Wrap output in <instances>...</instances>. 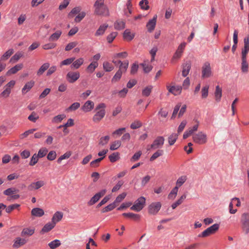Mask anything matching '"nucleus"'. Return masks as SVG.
<instances>
[{
    "instance_id": "f257e3e1",
    "label": "nucleus",
    "mask_w": 249,
    "mask_h": 249,
    "mask_svg": "<svg viewBox=\"0 0 249 249\" xmlns=\"http://www.w3.org/2000/svg\"><path fill=\"white\" fill-rule=\"evenodd\" d=\"M244 46L241 52V70L244 73L249 71V64L247 60V54L249 52V38L245 37L244 39Z\"/></svg>"
},
{
    "instance_id": "f03ea898",
    "label": "nucleus",
    "mask_w": 249,
    "mask_h": 249,
    "mask_svg": "<svg viewBox=\"0 0 249 249\" xmlns=\"http://www.w3.org/2000/svg\"><path fill=\"white\" fill-rule=\"evenodd\" d=\"M106 106L104 103L98 104L95 108L97 112L93 116L92 120L94 122L99 123L105 116L106 111L105 108Z\"/></svg>"
},
{
    "instance_id": "7ed1b4c3",
    "label": "nucleus",
    "mask_w": 249,
    "mask_h": 249,
    "mask_svg": "<svg viewBox=\"0 0 249 249\" xmlns=\"http://www.w3.org/2000/svg\"><path fill=\"white\" fill-rule=\"evenodd\" d=\"M95 13L98 15L108 16L109 12L107 6L104 4V1L97 0L94 5Z\"/></svg>"
},
{
    "instance_id": "20e7f679",
    "label": "nucleus",
    "mask_w": 249,
    "mask_h": 249,
    "mask_svg": "<svg viewBox=\"0 0 249 249\" xmlns=\"http://www.w3.org/2000/svg\"><path fill=\"white\" fill-rule=\"evenodd\" d=\"M119 63H121V65H120L119 69L111 79V82L112 83H115L118 81L121 78L123 73L125 72L126 71L128 67L129 63L128 60H125L124 62L119 61Z\"/></svg>"
},
{
    "instance_id": "39448f33",
    "label": "nucleus",
    "mask_w": 249,
    "mask_h": 249,
    "mask_svg": "<svg viewBox=\"0 0 249 249\" xmlns=\"http://www.w3.org/2000/svg\"><path fill=\"white\" fill-rule=\"evenodd\" d=\"M240 222L243 232L246 234H248L249 233V213H244L241 214Z\"/></svg>"
},
{
    "instance_id": "423d86ee",
    "label": "nucleus",
    "mask_w": 249,
    "mask_h": 249,
    "mask_svg": "<svg viewBox=\"0 0 249 249\" xmlns=\"http://www.w3.org/2000/svg\"><path fill=\"white\" fill-rule=\"evenodd\" d=\"M213 75L212 69L209 62H204L201 67V78L206 79L212 77Z\"/></svg>"
},
{
    "instance_id": "0eeeda50",
    "label": "nucleus",
    "mask_w": 249,
    "mask_h": 249,
    "mask_svg": "<svg viewBox=\"0 0 249 249\" xmlns=\"http://www.w3.org/2000/svg\"><path fill=\"white\" fill-rule=\"evenodd\" d=\"M193 141L199 144H203L207 141V135L202 131L199 132L193 135Z\"/></svg>"
},
{
    "instance_id": "6e6552de",
    "label": "nucleus",
    "mask_w": 249,
    "mask_h": 249,
    "mask_svg": "<svg viewBox=\"0 0 249 249\" xmlns=\"http://www.w3.org/2000/svg\"><path fill=\"white\" fill-rule=\"evenodd\" d=\"M145 204V197L143 196H141L135 201L134 204L130 207V209L135 212H140L143 209Z\"/></svg>"
},
{
    "instance_id": "1a4fd4ad",
    "label": "nucleus",
    "mask_w": 249,
    "mask_h": 249,
    "mask_svg": "<svg viewBox=\"0 0 249 249\" xmlns=\"http://www.w3.org/2000/svg\"><path fill=\"white\" fill-rule=\"evenodd\" d=\"M219 225L218 224H214L211 227L204 230L201 234H199V237H206L211 234H214L219 229Z\"/></svg>"
},
{
    "instance_id": "9d476101",
    "label": "nucleus",
    "mask_w": 249,
    "mask_h": 249,
    "mask_svg": "<svg viewBox=\"0 0 249 249\" xmlns=\"http://www.w3.org/2000/svg\"><path fill=\"white\" fill-rule=\"evenodd\" d=\"M164 138L162 136L157 137L150 145V148H147V150H150V149H156L161 148L164 143Z\"/></svg>"
},
{
    "instance_id": "9b49d317",
    "label": "nucleus",
    "mask_w": 249,
    "mask_h": 249,
    "mask_svg": "<svg viewBox=\"0 0 249 249\" xmlns=\"http://www.w3.org/2000/svg\"><path fill=\"white\" fill-rule=\"evenodd\" d=\"M186 45V44L185 42H183L178 46L176 52L172 58L171 62L172 63H174L176 60L179 59L181 57Z\"/></svg>"
},
{
    "instance_id": "f8f14e48",
    "label": "nucleus",
    "mask_w": 249,
    "mask_h": 249,
    "mask_svg": "<svg viewBox=\"0 0 249 249\" xmlns=\"http://www.w3.org/2000/svg\"><path fill=\"white\" fill-rule=\"evenodd\" d=\"M171 84L173 85L167 84L166 86L168 92L175 96L179 95L181 93L182 87L178 85L175 86L173 83Z\"/></svg>"
},
{
    "instance_id": "ddd939ff",
    "label": "nucleus",
    "mask_w": 249,
    "mask_h": 249,
    "mask_svg": "<svg viewBox=\"0 0 249 249\" xmlns=\"http://www.w3.org/2000/svg\"><path fill=\"white\" fill-rule=\"evenodd\" d=\"M161 207L160 202L152 203L148 207V213L150 214L155 215L160 211Z\"/></svg>"
},
{
    "instance_id": "4468645a",
    "label": "nucleus",
    "mask_w": 249,
    "mask_h": 249,
    "mask_svg": "<svg viewBox=\"0 0 249 249\" xmlns=\"http://www.w3.org/2000/svg\"><path fill=\"white\" fill-rule=\"evenodd\" d=\"M80 77V73L78 71H70L66 75V79L70 83H73Z\"/></svg>"
},
{
    "instance_id": "2eb2a0df",
    "label": "nucleus",
    "mask_w": 249,
    "mask_h": 249,
    "mask_svg": "<svg viewBox=\"0 0 249 249\" xmlns=\"http://www.w3.org/2000/svg\"><path fill=\"white\" fill-rule=\"evenodd\" d=\"M106 192L107 191L106 189H103L100 192L96 193L93 197L91 198L90 200L88 202V204L89 206L94 204L100 199L101 197L105 195Z\"/></svg>"
},
{
    "instance_id": "dca6fc26",
    "label": "nucleus",
    "mask_w": 249,
    "mask_h": 249,
    "mask_svg": "<svg viewBox=\"0 0 249 249\" xmlns=\"http://www.w3.org/2000/svg\"><path fill=\"white\" fill-rule=\"evenodd\" d=\"M44 184V182L42 180L32 182L28 186V189L30 191L37 190L42 187Z\"/></svg>"
},
{
    "instance_id": "f3484780",
    "label": "nucleus",
    "mask_w": 249,
    "mask_h": 249,
    "mask_svg": "<svg viewBox=\"0 0 249 249\" xmlns=\"http://www.w3.org/2000/svg\"><path fill=\"white\" fill-rule=\"evenodd\" d=\"M157 16L155 15L152 19L149 20L146 24V27L149 32H152L155 28L156 25Z\"/></svg>"
},
{
    "instance_id": "a211bd4d",
    "label": "nucleus",
    "mask_w": 249,
    "mask_h": 249,
    "mask_svg": "<svg viewBox=\"0 0 249 249\" xmlns=\"http://www.w3.org/2000/svg\"><path fill=\"white\" fill-rule=\"evenodd\" d=\"M94 107V104L93 102L88 100L85 103L84 105L82 107L81 109L84 112H87L90 111L93 109Z\"/></svg>"
},
{
    "instance_id": "6ab92c4d",
    "label": "nucleus",
    "mask_w": 249,
    "mask_h": 249,
    "mask_svg": "<svg viewBox=\"0 0 249 249\" xmlns=\"http://www.w3.org/2000/svg\"><path fill=\"white\" fill-rule=\"evenodd\" d=\"M27 242V240L25 238H22L21 237H17L15 240L14 243L13 245L14 248H19L22 246H23Z\"/></svg>"
},
{
    "instance_id": "aec40b11",
    "label": "nucleus",
    "mask_w": 249,
    "mask_h": 249,
    "mask_svg": "<svg viewBox=\"0 0 249 249\" xmlns=\"http://www.w3.org/2000/svg\"><path fill=\"white\" fill-rule=\"evenodd\" d=\"M35 229L33 227L23 228L21 232V236L22 237L30 236L35 233Z\"/></svg>"
},
{
    "instance_id": "412c9836",
    "label": "nucleus",
    "mask_w": 249,
    "mask_h": 249,
    "mask_svg": "<svg viewBox=\"0 0 249 249\" xmlns=\"http://www.w3.org/2000/svg\"><path fill=\"white\" fill-rule=\"evenodd\" d=\"M63 216V213L61 212L57 211L53 215L51 221L56 225V223L60 221Z\"/></svg>"
},
{
    "instance_id": "4be33fe9",
    "label": "nucleus",
    "mask_w": 249,
    "mask_h": 249,
    "mask_svg": "<svg viewBox=\"0 0 249 249\" xmlns=\"http://www.w3.org/2000/svg\"><path fill=\"white\" fill-rule=\"evenodd\" d=\"M191 64L190 62H186L182 65V75L183 77H186L190 71Z\"/></svg>"
},
{
    "instance_id": "5701e85b",
    "label": "nucleus",
    "mask_w": 249,
    "mask_h": 249,
    "mask_svg": "<svg viewBox=\"0 0 249 249\" xmlns=\"http://www.w3.org/2000/svg\"><path fill=\"white\" fill-rule=\"evenodd\" d=\"M55 226V225L54 223H53L52 221L51 222H48L42 228L40 231V233L43 234L44 233L48 232L51 231Z\"/></svg>"
},
{
    "instance_id": "b1692460",
    "label": "nucleus",
    "mask_w": 249,
    "mask_h": 249,
    "mask_svg": "<svg viewBox=\"0 0 249 249\" xmlns=\"http://www.w3.org/2000/svg\"><path fill=\"white\" fill-rule=\"evenodd\" d=\"M128 55L126 52H123L114 54L112 56V62L115 65H117L116 59L118 58H125Z\"/></svg>"
},
{
    "instance_id": "393cba45",
    "label": "nucleus",
    "mask_w": 249,
    "mask_h": 249,
    "mask_svg": "<svg viewBox=\"0 0 249 249\" xmlns=\"http://www.w3.org/2000/svg\"><path fill=\"white\" fill-rule=\"evenodd\" d=\"M84 62V59L81 57L75 60H74L72 63L71 68V69H78L83 64Z\"/></svg>"
},
{
    "instance_id": "a878e982",
    "label": "nucleus",
    "mask_w": 249,
    "mask_h": 249,
    "mask_svg": "<svg viewBox=\"0 0 249 249\" xmlns=\"http://www.w3.org/2000/svg\"><path fill=\"white\" fill-rule=\"evenodd\" d=\"M108 26V24L106 23L100 25L96 31L95 33V36H98L103 35L107 28Z\"/></svg>"
},
{
    "instance_id": "bb28decb",
    "label": "nucleus",
    "mask_w": 249,
    "mask_h": 249,
    "mask_svg": "<svg viewBox=\"0 0 249 249\" xmlns=\"http://www.w3.org/2000/svg\"><path fill=\"white\" fill-rule=\"evenodd\" d=\"M23 65L22 64H19L16 65L14 67L10 69L7 72V75H10L12 74H15L18 71H20L22 69Z\"/></svg>"
},
{
    "instance_id": "cd10ccee",
    "label": "nucleus",
    "mask_w": 249,
    "mask_h": 249,
    "mask_svg": "<svg viewBox=\"0 0 249 249\" xmlns=\"http://www.w3.org/2000/svg\"><path fill=\"white\" fill-rule=\"evenodd\" d=\"M34 84L35 82L32 80L26 83V84L24 85V86L22 89V93L23 94L26 93L32 89V88L34 86Z\"/></svg>"
},
{
    "instance_id": "c85d7f7f",
    "label": "nucleus",
    "mask_w": 249,
    "mask_h": 249,
    "mask_svg": "<svg viewBox=\"0 0 249 249\" xmlns=\"http://www.w3.org/2000/svg\"><path fill=\"white\" fill-rule=\"evenodd\" d=\"M31 213L33 215L41 217L44 214V212L43 209L39 208H36L32 209Z\"/></svg>"
},
{
    "instance_id": "c756f323",
    "label": "nucleus",
    "mask_w": 249,
    "mask_h": 249,
    "mask_svg": "<svg viewBox=\"0 0 249 249\" xmlns=\"http://www.w3.org/2000/svg\"><path fill=\"white\" fill-rule=\"evenodd\" d=\"M122 215L124 217L131 218L135 221L139 220L141 218V216L139 214L132 213H123Z\"/></svg>"
},
{
    "instance_id": "7c9ffc66",
    "label": "nucleus",
    "mask_w": 249,
    "mask_h": 249,
    "mask_svg": "<svg viewBox=\"0 0 249 249\" xmlns=\"http://www.w3.org/2000/svg\"><path fill=\"white\" fill-rule=\"evenodd\" d=\"M214 97L215 100L217 102H219L220 101L222 97V89L219 86H216L214 92Z\"/></svg>"
},
{
    "instance_id": "2f4dec72",
    "label": "nucleus",
    "mask_w": 249,
    "mask_h": 249,
    "mask_svg": "<svg viewBox=\"0 0 249 249\" xmlns=\"http://www.w3.org/2000/svg\"><path fill=\"white\" fill-rule=\"evenodd\" d=\"M135 34L131 33L129 29H126L124 33V37L125 39L130 41L134 38Z\"/></svg>"
},
{
    "instance_id": "473e14b6",
    "label": "nucleus",
    "mask_w": 249,
    "mask_h": 249,
    "mask_svg": "<svg viewBox=\"0 0 249 249\" xmlns=\"http://www.w3.org/2000/svg\"><path fill=\"white\" fill-rule=\"evenodd\" d=\"M62 34V32L60 30L57 31L54 33L53 34L49 37V40L50 41H54L57 40L60 37Z\"/></svg>"
},
{
    "instance_id": "72a5a7b5",
    "label": "nucleus",
    "mask_w": 249,
    "mask_h": 249,
    "mask_svg": "<svg viewBox=\"0 0 249 249\" xmlns=\"http://www.w3.org/2000/svg\"><path fill=\"white\" fill-rule=\"evenodd\" d=\"M178 133H172L169 136L168 141L170 145H172L176 142L178 138Z\"/></svg>"
},
{
    "instance_id": "f704fd0d",
    "label": "nucleus",
    "mask_w": 249,
    "mask_h": 249,
    "mask_svg": "<svg viewBox=\"0 0 249 249\" xmlns=\"http://www.w3.org/2000/svg\"><path fill=\"white\" fill-rule=\"evenodd\" d=\"M50 67L49 63H45L43 64L37 71V75L40 76L42 75Z\"/></svg>"
},
{
    "instance_id": "c9c22d12",
    "label": "nucleus",
    "mask_w": 249,
    "mask_h": 249,
    "mask_svg": "<svg viewBox=\"0 0 249 249\" xmlns=\"http://www.w3.org/2000/svg\"><path fill=\"white\" fill-rule=\"evenodd\" d=\"M163 153L164 152L163 150L158 149L150 157V160L151 161H154L155 160H156L159 157L162 156L163 155Z\"/></svg>"
},
{
    "instance_id": "e433bc0d",
    "label": "nucleus",
    "mask_w": 249,
    "mask_h": 249,
    "mask_svg": "<svg viewBox=\"0 0 249 249\" xmlns=\"http://www.w3.org/2000/svg\"><path fill=\"white\" fill-rule=\"evenodd\" d=\"M66 118L65 114H59L54 117L52 120L53 123L58 124L62 122V121Z\"/></svg>"
},
{
    "instance_id": "4c0bfd02",
    "label": "nucleus",
    "mask_w": 249,
    "mask_h": 249,
    "mask_svg": "<svg viewBox=\"0 0 249 249\" xmlns=\"http://www.w3.org/2000/svg\"><path fill=\"white\" fill-rule=\"evenodd\" d=\"M14 53L13 49H9L6 51L0 57V61H5Z\"/></svg>"
},
{
    "instance_id": "58836bf2",
    "label": "nucleus",
    "mask_w": 249,
    "mask_h": 249,
    "mask_svg": "<svg viewBox=\"0 0 249 249\" xmlns=\"http://www.w3.org/2000/svg\"><path fill=\"white\" fill-rule=\"evenodd\" d=\"M98 63L96 61L92 62L87 67V71L88 72H93L95 69L98 67Z\"/></svg>"
},
{
    "instance_id": "ea45409f",
    "label": "nucleus",
    "mask_w": 249,
    "mask_h": 249,
    "mask_svg": "<svg viewBox=\"0 0 249 249\" xmlns=\"http://www.w3.org/2000/svg\"><path fill=\"white\" fill-rule=\"evenodd\" d=\"M187 178L186 176H182L180 177L177 180L176 185L175 187H177L178 189V188L182 186L183 184V183L186 181Z\"/></svg>"
},
{
    "instance_id": "a19ab883",
    "label": "nucleus",
    "mask_w": 249,
    "mask_h": 249,
    "mask_svg": "<svg viewBox=\"0 0 249 249\" xmlns=\"http://www.w3.org/2000/svg\"><path fill=\"white\" fill-rule=\"evenodd\" d=\"M125 27V22L123 20H117L114 23V28L118 30H122Z\"/></svg>"
},
{
    "instance_id": "79ce46f5",
    "label": "nucleus",
    "mask_w": 249,
    "mask_h": 249,
    "mask_svg": "<svg viewBox=\"0 0 249 249\" xmlns=\"http://www.w3.org/2000/svg\"><path fill=\"white\" fill-rule=\"evenodd\" d=\"M178 189L177 187H175L169 194L168 196V198L169 199L173 200L176 197Z\"/></svg>"
},
{
    "instance_id": "37998d69",
    "label": "nucleus",
    "mask_w": 249,
    "mask_h": 249,
    "mask_svg": "<svg viewBox=\"0 0 249 249\" xmlns=\"http://www.w3.org/2000/svg\"><path fill=\"white\" fill-rule=\"evenodd\" d=\"M153 89V86L151 85L148 86L144 88L143 90H142V96L147 97L148 96L152 91V89Z\"/></svg>"
},
{
    "instance_id": "c03bdc74",
    "label": "nucleus",
    "mask_w": 249,
    "mask_h": 249,
    "mask_svg": "<svg viewBox=\"0 0 249 249\" xmlns=\"http://www.w3.org/2000/svg\"><path fill=\"white\" fill-rule=\"evenodd\" d=\"M18 190L15 188H10L3 192V194L6 196H11L18 192Z\"/></svg>"
},
{
    "instance_id": "a18cd8bd",
    "label": "nucleus",
    "mask_w": 249,
    "mask_h": 249,
    "mask_svg": "<svg viewBox=\"0 0 249 249\" xmlns=\"http://www.w3.org/2000/svg\"><path fill=\"white\" fill-rule=\"evenodd\" d=\"M60 241L58 239H55L49 243L48 246L52 249H55L60 246Z\"/></svg>"
},
{
    "instance_id": "49530a36",
    "label": "nucleus",
    "mask_w": 249,
    "mask_h": 249,
    "mask_svg": "<svg viewBox=\"0 0 249 249\" xmlns=\"http://www.w3.org/2000/svg\"><path fill=\"white\" fill-rule=\"evenodd\" d=\"M22 56L23 53L22 52H18L11 58L10 62L15 63L18 61Z\"/></svg>"
},
{
    "instance_id": "de8ad7c7",
    "label": "nucleus",
    "mask_w": 249,
    "mask_h": 249,
    "mask_svg": "<svg viewBox=\"0 0 249 249\" xmlns=\"http://www.w3.org/2000/svg\"><path fill=\"white\" fill-rule=\"evenodd\" d=\"M103 69L106 71L109 72L113 70L114 67L111 63L107 61H106L103 63Z\"/></svg>"
},
{
    "instance_id": "09e8293b",
    "label": "nucleus",
    "mask_w": 249,
    "mask_h": 249,
    "mask_svg": "<svg viewBox=\"0 0 249 249\" xmlns=\"http://www.w3.org/2000/svg\"><path fill=\"white\" fill-rule=\"evenodd\" d=\"M121 145V141L119 140L115 141L113 142L110 146V149L111 150H115L117 149Z\"/></svg>"
},
{
    "instance_id": "8fccbe9b",
    "label": "nucleus",
    "mask_w": 249,
    "mask_h": 249,
    "mask_svg": "<svg viewBox=\"0 0 249 249\" xmlns=\"http://www.w3.org/2000/svg\"><path fill=\"white\" fill-rule=\"evenodd\" d=\"M108 158L111 162H114L120 159L119 154L118 152L113 153L109 156Z\"/></svg>"
},
{
    "instance_id": "3c124183",
    "label": "nucleus",
    "mask_w": 249,
    "mask_h": 249,
    "mask_svg": "<svg viewBox=\"0 0 249 249\" xmlns=\"http://www.w3.org/2000/svg\"><path fill=\"white\" fill-rule=\"evenodd\" d=\"M81 8L80 7H76L73 8L70 13L68 14V17H72L74 15L79 14L81 11Z\"/></svg>"
},
{
    "instance_id": "603ef678",
    "label": "nucleus",
    "mask_w": 249,
    "mask_h": 249,
    "mask_svg": "<svg viewBox=\"0 0 249 249\" xmlns=\"http://www.w3.org/2000/svg\"><path fill=\"white\" fill-rule=\"evenodd\" d=\"M48 151V149L46 148L42 147L39 150L38 154H36L37 156H38L39 158H43L46 155Z\"/></svg>"
},
{
    "instance_id": "864d4df0",
    "label": "nucleus",
    "mask_w": 249,
    "mask_h": 249,
    "mask_svg": "<svg viewBox=\"0 0 249 249\" xmlns=\"http://www.w3.org/2000/svg\"><path fill=\"white\" fill-rule=\"evenodd\" d=\"M209 86L206 85L203 87L201 89V97L202 98H206L208 95Z\"/></svg>"
},
{
    "instance_id": "5fc2aeb1",
    "label": "nucleus",
    "mask_w": 249,
    "mask_h": 249,
    "mask_svg": "<svg viewBox=\"0 0 249 249\" xmlns=\"http://www.w3.org/2000/svg\"><path fill=\"white\" fill-rule=\"evenodd\" d=\"M139 5L143 10H147L149 8L147 0H142L139 3Z\"/></svg>"
},
{
    "instance_id": "6e6d98bb",
    "label": "nucleus",
    "mask_w": 249,
    "mask_h": 249,
    "mask_svg": "<svg viewBox=\"0 0 249 249\" xmlns=\"http://www.w3.org/2000/svg\"><path fill=\"white\" fill-rule=\"evenodd\" d=\"M75 60V57H71L62 61L60 64V67L63 65H69L72 64V62Z\"/></svg>"
},
{
    "instance_id": "4d7b16f0",
    "label": "nucleus",
    "mask_w": 249,
    "mask_h": 249,
    "mask_svg": "<svg viewBox=\"0 0 249 249\" xmlns=\"http://www.w3.org/2000/svg\"><path fill=\"white\" fill-rule=\"evenodd\" d=\"M4 90L0 94V98H7L11 93V90L6 88H4Z\"/></svg>"
},
{
    "instance_id": "13d9d810",
    "label": "nucleus",
    "mask_w": 249,
    "mask_h": 249,
    "mask_svg": "<svg viewBox=\"0 0 249 249\" xmlns=\"http://www.w3.org/2000/svg\"><path fill=\"white\" fill-rule=\"evenodd\" d=\"M104 159V157H101L92 161L90 163V165L92 167L98 166L99 163Z\"/></svg>"
},
{
    "instance_id": "bf43d9fd",
    "label": "nucleus",
    "mask_w": 249,
    "mask_h": 249,
    "mask_svg": "<svg viewBox=\"0 0 249 249\" xmlns=\"http://www.w3.org/2000/svg\"><path fill=\"white\" fill-rule=\"evenodd\" d=\"M117 32H112L107 36V39L109 43H111L117 36Z\"/></svg>"
},
{
    "instance_id": "052dcab7",
    "label": "nucleus",
    "mask_w": 249,
    "mask_h": 249,
    "mask_svg": "<svg viewBox=\"0 0 249 249\" xmlns=\"http://www.w3.org/2000/svg\"><path fill=\"white\" fill-rule=\"evenodd\" d=\"M78 44V42L76 41H73L70 42L65 47V51H69L71 50L72 49L74 48L75 47L77 46Z\"/></svg>"
},
{
    "instance_id": "680f3d73",
    "label": "nucleus",
    "mask_w": 249,
    "mask_h": 249,
    "mask_svg": "<svg viewBox=\"0 0 249 249\" xmlns=\"http://www.w3.org/2000/svg\"><path fill=\"white\" fill-rule=\"evenodd\" d=\"M38 159L39 158L37 156L36 154H34L31 159L29 165L30 166L35 165L38 162Z\"/></svg>"
},
{
    "instance_id": "e2e57ef3",
    "label": "nucleus",
    "mask_w": 249,
    "mask_h": 249,
    "mask_svg": "<svg viewBox=\"0 0 249 249\" xmlns=\"http://www.w3.org/2000/svg\"><path fill=\"white\" fill-rule=\"evenodd\" d=\"M86 13L85 12H80L78 15L75 17L74 21L76 22H80L85 17Z\"/></svg>"
},
{
    "instance_id": "0e129e2a",
    "label": "nucleus",
    "mask_w": 249,
    "mask_h": 249,
    "mask_svg": "<svg viewBox=\"0 0 249 249\" xmlns=\"http://www.w3.org/2000/svg\"><path fill=\"white\" fill-rule=\"evenodd\" d=\"M109 138V136H108L101 137L100 139L99 144L102 145L106 144L108 143Z\"/></svg>"
},
{
    "instance_id": "69168bd1",
    "label": "nucleus",
    "mask_w": 249,
    "mask_h": 249,
    "mask_svg": "<svg viewBox=\"0 0 249 249\" xmlns=\"http://www.w3.org/2000/svg\"><path fill=\"white\" fill-rule=\"evenodd\" d=\"M116 207V204L113 202L106 207L103 210V213H106L114 209Z\"/></svg>"
},
{
    "instance_id": "338daca9",
    "label": "nucleus",
    "mask_w": 249,
    "mask_h": 249,
    "mask_svg": "<svg viewBox=\"0 0 249 249\" xmlns=\"http://www.w3.org/2000/svg\"><path fill=\"white\" fill-rule=\"evenodd\" d=\"M126 193H123L120 195H119L116 198V199L114 201V203L115 204H118L120 202H121L126 196Z\"/></svg>"
},
{
    "instance_id": "774afa93",
    "label": "nucleus",
    "mask_w": 249,
    "mask_h": 249,
    "mask_svg": "<svg viewBox=\"0 0 249 249\" xmlns=\"http://www.w3.org/2000/svg\"><path fill=\"white\" fill-rule=\"evenodd\" d=\"M38 118V116L37 115L36 113L35 112H32L31 115H30L28 118V119L30 121H32L34 123L36 122Z\"/></svg>"
}]
</instances>
